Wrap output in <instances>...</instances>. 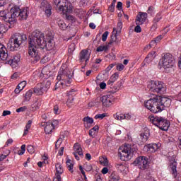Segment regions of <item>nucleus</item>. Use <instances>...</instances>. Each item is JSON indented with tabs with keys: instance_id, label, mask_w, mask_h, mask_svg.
Instances as JSON below:
<instances>
[{
	"instance_id": "nucleus-54",
	"label": "nucleus",
	"mask_w": 181,
	"mask_h": 181,
	"mask_svg": "<svg viewBox=\"0 0 181 181\" xmlns=\"http://www.w3.org/2000/svg\"><path fill=\"white\" fill-rule=\"evenodd\" d=\"M61 111L60 109H59V105H56L54 106V114H56V115H59L60 114Z\"/></svg>"
},
{
	"instance_id": "nucleus-57",
	"label": "nucleus",
	"mask_w": 181,
	"mask_h": 181,
	"mask_svg": "<svg viewBox=\"0 0 181 181\" xmlns=\"http://www.w3.org/2000/svg\"><path fill=\"white\" fill-rule=\"evenodd\" d=\"M122 30V21H119L117 23V30L118 32H121Z\"/></svg>"
},
{
	"instance_id": "nucleus-15",
	"label": "nucleus",
	"mask_w": 181,
	"mask_h": 181,
	"mask_svg": "<svg viewBox=\"0 0 181 181\" xmlns=\"http://www.w3.org/2000/svg\"><path fill=\"white\" fill-rule=\"evenodd\" d=\"M90 53L87 49H83L79 54V62L83 63L85 62V66H87L88 60H90Z\"/></svg>"
},
{
	"instance_id": "nucleus-16",
	"label": "nucleus",
	"mask_w": 181,
	"mask_h": 181,
	"mask_svg": "<svg viewBox=\"0 0 181 181\" xmlns=\"http://www.w3.org/2000/svg\"><path fill=\"white\" fill-rule=\"evenodd\" d=\"M40 8L45 12L46 16L49 17L52 15V6L47 1L43 0L41 2Z\"/></svg>"
},
{
	"instance_id": "nucleus-2",
	"label": "nucleus",
	"mask_w": 181,
	"mask_h": 181,
	"mask_svg": "<svg viewBox=\"0 0 181 181\" xmlns=\"http://www.w3.org/2000/svg\"><path fill=\"white\" fill-rule=\"evenodd\" d=\"M172 100L167 97L156 96L155 98H150L144 103V105L147 110L153 114L162 112L165 108L170 107Z\"/></svg>"
},
{
	"instance_id": "nucleus-7",
	"label": "nucleus",
	"mask_w": 181,
	"mask_h": 181,
	"mask_svg": "<svg viewBox=\"0 0 181 181\" xmlns=\"http://www.w3.org/2000/svg\"><path fill=\"white\" fill-rule=\"evenodd\" d=\"M148 88L150 91L158 94H165L166 93V86L162 81H151L148 84Z\"/></svg>"
},
{
	"instance_id": "nucleus-42",
	"label": "nucleus",
	"mask_w": 181,
	"mask_h": 181,
	"mask_svg": "<svg viewBox=\"0 0 181 181\" xmlns=\"http://www.w3.org/2000/svg\"><path fill=\"white\" fill-rule=\"evenodd\" d=\"M63 139H64V136H62V137H59V139L57 141V143L55 144L56 149H59V148H60V145H62Z\"/></svg>"
},
{
	"instance_id": "nucleus-23",
	"label": "nucleus",
	"mask_w": 181,
	"mask_h": 181,
	"mask_svg": "<svg viewBox=\"0 0 181 181\" xmlns=\"http://www.w3.org/2000/svg\"><path fill=\"white\" fill-rule=\"evenodd\" d=\"M155 57H156V52L152 51L145 58L144 62L147 63V64H149V63L155 59Z\"/></svg>"
},
{
	"instance_id": "nucleus-35",
	"label": "nucleus",
	"mask_w": 181,
	"mask_h": 181,
	"mask_svg": "<svg viewBox=\"0 0 181 181\" xmlns=\"http://www.w3.org/2000/svg\"><path fill=\"white\" fill-rule=\"evenodd\" d=\"M33 90L30 89L28 91L26 92L25 93V101H30V98L32 97V94H33Z\"/></svg>"
},
{
	"instance_id": "nucleus-19",
	"label": "nucleus",
	"mask_w": 181,
	"mask_h": 181,
	"mask_svg": "<svg viewBox=\"0 0 181 181\" xmlns=\"http://www.w3.org/2000/svg\"><path fill=\"white\" fill-rule=\"evenodd\" d=\"M149 130L146 129L144 132H142L139 136V139L141 142H142L143 144L146 142V141H148V139H149Z\"/></svg>"
},
{
	"instance_id": "nucleus-38",
	"label": "nucleus",
	"mask_w": 181,
	"mask_h": 181,
	"mask_svg": "<svg viewBox=\"0 0 181 181\" xmlns=\"http://www.w3.org/2000/svg\"><path fill=\"white\" fill-rule=\"evenodd\" d=\"M58 25L61 30H66L67 29V25L64 23L63 21H58Z\"/></svg>"
},
{
	"instance_id": "nucleus-25",
	"label": "nucleus",
	"mask_w": 181,
	"mask_h": 181,
	"mask_svg": "<svg viewBox=\"0 0 181 181\" xmlns=\"http://www.w3.org/2000/svg\"><path fill=\"white\" fill-rule=\"evenodd\" d=\"M177 166V163L176 162V160H173L170 161V169H171L172 173L173 175H174V176H176V175H177V170H176Z\"/></svg>"
},
{
	"instance_id": "nucleus-5",
	"label": "nucleus",
	"mask_w": 181,
	"mask_h": 181,
	"mask_svg": "<svg viewBox=\"0 0 181 181\" xmlns=\"http://www.w3.org/2000/svg\"><path fill=\"white\" fill-rule=\"evenodd\" d=\"M71 77H73V76L69 69L61 67L58 72L57 80L61 81V86H66V87H69L70 84H71Z\"/></svg>"
},
{
	"instance_id": "nucleus-32",
	"label": "nucleus",
	"mask_w": 181,
	"mask_h": 181,
	"mask_svg": "<svg viewBox=\"0 0 181 181\" xmlns=\"http://www.w3.org/2000/svg\"><path fill=\"white\" fill-rule=\"evenodd\" d=\"M55 168L57 173L59 175H62V173L64 172V170H63V166L62 165V164H60V163H57Z\"/></svg>"
},
{
	"instance_id": "nucleus-53",
	"label": "nucleus",
	"mask_w": 181,
	"mask_h": 181,
	"mask_svg": "<svg viewBox=\"0 0 181 181\" xmlns=\"http://www.w3.org/2000/svg\"><path fill=\"white\" fill-rule=\"evenodd\" d=\"M125 69V66L122 64H117L116 66V69L118 70V71H122Z\"/></svg>"
},
{
	"instance_id": "nucleus-9",
	"label": "nucleus",
	"mask_w": 181,
	"mask_h": 181,
	"mask_svg": "<svg viewBox=\"0 0 181 181\" xmlns=\"http://www.w3.org/2000/svg\"><path fill=\"white\" fill-rule=\"evenodd\" d=\"M56 6L57 11L62 12L63 13H70L71 12V7L69 6L67 0H53Z\"/></svg>"
},
{
	"instance_id": "nucleus-45",
	"label": "nucleus",
	"mask_w": 181,
	"mask_h": 181,
	"mask_svg": "<svg viewBox=\"0 0 181 181\" xmlns=\"http://www.w3.org/2000/svg\"><path fill=\"white\" fill-rule=\"evenodd\" d=\"M119 77V74L118 73H115L113 75L110 77V81L115 83L117 81V79Z\"/></svg>"
},
{
	"instance_id": "nucleus-49",
	"label": "nucleus",
	"mask_w": 181,
	"mask_h": 181,
	"mask_svg": "<svg viewBox=\"0 0 181 181\" xmlns=\"http://www.w3.org/2000/svg\"><path fill=\"white\" fill-rule=\"evenodd\" d=\"M35 146L30 145L27 146V151L29 153H35Z\"/></svg>"
},
{
	"instance_id": "nucleus-41",
	"label": "nucleus",
	"mask_w": 181,
	"mask_h": 181,
	"mask_svg": "<svg viewBox=\"0 0 181 181\" xmlns=\"http://www.w3.org/2000/svg\"><path fill=\"white\" fill-rule=\"evenodd\" d=\"M73 103H74V97H68L67 101H66V105L69 108L71 107V105H73Z\"/></svg>"
},
{
	"instance_id": "nucleus-12",
	"label": "nucleus",
	"mask_w": 181,
	"mask_h": 181,
	"mask_svg": "<svg viewBox=\"0 0 181 181\" xmlns=\"http://www.w3.org/2000/svg\"><path fill=\"white\" fill-rule=\"evenodd\" d=\"M21 12V8L18 6L12 7L9 12H8V16H10V20H7L6 22H8L11 25H13L16 21V18L19 17V13Z\"/></svg>"
},
{
	"instance_id": "nucleus-60",
	"label": "nucleus",
	"mask_w": 181,
	"mask_h": 181,
	"mask_svg": "<svg viewBox=\"0 0 181 181\" xmlns=\"http://www.w3.org/2000/svg\"><path fill=\"white\" fill-rule=\"evenodd\" d=\"M162 39H163V35H158L154 39V40L156 42V43H158V42H160Z\"/></svg>"
},
{
	"instance_id": "nucleus-28",
	"label": "nucleus",
	"mask_w": 181,
	"mask_h": 181,
	"mask_svg": "<svg viewBox=\"0 0 181 181\" xmlns=\"http://www.w3.org/2000/svg\"><path fill=\"white\" fill-rule=\"evenodd\" d=\"M50 76V71L47 69V68H43L42 69L41 74H40V77L41 78H49V76Z\"/></svg>"
},
{
	"instance_id": "nucleus-6",
	"label": "nucleus",
	"mask_w": 181,
	"mask_h": 181,
	"mask_svg": "<svg viewBox=\"0 0 181 181\" xmlns=\"http://www.w3.org/2000/svg\"><path fill=\"white\" fill-rule=\"evenodd\" d=\"M175 57L170 53L163 54L158 62V66L163 67V69H172L175 67Z\"/></svg>"
},
{
	"instance_id": "nucleus-37",
	"label": "nucleus",
	"mask_w": 181,
	"mask_h": 181,
	"mask_svg": "<svg viewBox=\"0 0 181 181\" xmlns=\"http://www.w3.org/2000/svg\"><path fill=\"white\" fill-rule=\"evenodd\" d=\"M108 45H100L96 49V52H107Z\"/></svg>"
},
{
	"instance_id": "nucleus-47",
	"label": "nucleus",
	"mask_w": 181,
	"mask_h": 181,
	"mask_svg": "<svg viewBox=\"0 0 181 181\" xmlns=\"http://www.w3.org/2000/svg\"><path fill=\"white\" fill-rule=\"evenodd\" d=\"M162 19V16L160 14H157L153 20V23H158Z\"/></svg>"
},
{
	"instance_id": "nucleus-33",
	"label": "nucleus",
	"mask_w": 181,
	"mask_h": 181,
	"mask_svg": "<svg viewBox=\"0 0 181 181\" xmlns=\"http://www.w3.org/2000/svg\"><path fill=\"white\" fill-rule=\"evenodd\" d=\"M115 167L119 172H121V173H122V172H125V169H127V167L122 163H117L115 165Z\"/></svg>"
},
{
	"instance_id": "nucleus-36",
	"label": "nucleus",
	"mask_w": 181,
	"mask_h": 181,
	"mask_svg": "<svg viewBox=\"0 0 181 181\" xmlns=\"http://www.w3.org/2000/svg\"><path fill=\"white\" fill-rule=\"evenodd\" d=\"M66 166L69 170V172H71V173H73L74 170H73V163H71V160L69 159L66 160Z\"/></svg>"
},
{
	"instance_id": "nucleus-20",
	"label": "nucleus",
	"mask_w": 181,
	"mask_h": 181,
	"mask_svg": "<svg viewBox=\"0 0 181 181\" xmlns=\"http://www.w3.org/2000/svg\"><path fill=\"white\" fill-rule=\"evenodd\" d=\"M8 49L5 47V45L0 44V59L4 60L8 57Z\"/></svg>"
},
{
	"instance_id": "nucleus-40",
	"label": "nucleus",
	"mask_w": 181,
	"mask_h": 181,
	"mask_svg": "<svg viewBox=\"0 0 181 181\" xmlns=\"http://www.w3.org/2000/svg\"><path fill=\"white\" fill-rule=\"evenodd\" d=\"M100 162L103 166H108V158L107 157L100 158Z\"/></svg>"
},
{
	"instance_id": "nucleus-3",
	"label": "nucleus",
	"mask_w": 181,
	"mask_h": 181,
	"mask_svg": "<svg viewBox=\"0 0 181 181\" xmlns=\"http://www.w3.org/2000/svg\"><path fill=\"white\" fill-rule=\"evenodd\" d=\"M27 40L28 37H26V35L16 33L11 35L8 40V47H9L11 52H15V50H18L21 47V45Z\"/></svg>"
},
{
	"instance_id": "nucleus-44",
	"label": "nucleus",
	"mask_w": 181,
	"mask_h": 181,
	"mask_svg": "<svg viewBox=\"0 0 181 181\" xmlns=\"http://www.w3.org/2000/svg\"><path fill=\"white\" fill-rule=\"evenodd\" d=\"M83 122H86V124H93L94 122V119L90 117H86L83 119Z\"/></svg>"
},
{
	"instance_id": "nucleus-1",
	"label": "nucleus",
	"mask_w": 181,
	"mask_h": 181,
	"mask_svg": "<svg viewBox=\"0 0 181 181\" xmlns=\"http://www.w3.org/2000/svg\"><path fill=\"white\" fill-rule=\"evenodd\" d=\"M45 40V35L37 30L33 32L29 36L28 54L33 59V62H36L40 60V54H39L37 47L41 49Z\"/></svg>"
},
{
	"instance_id": "nucleus-13",
	"label": "nucleus",
	"mask_w": 181,
	"mask_h": 181,
	"mask_svg": "<svg viewBox=\"0 0 181 181\" xmlns=\"http://www.w3.org/2000/svg\"><path fill=\"white\" fill-rule=\"evenodd\" d=\"M100 101H101L103 107L108 108L114 104V97L111 94L105 95L100 98Z\"/></svg>"
},
{
	"instance_id": "nucleus-17",
	"label": "nucleus",
	"mask_w": 181,
	"mask_h": 181,
	"mask_svg": "<svg viewBox=\"0 0 181 181\" xmlns=\"http://www.w3.org/2000/svg\"><path fill=\"white\" fill-rule=\"evenodd\" d=\"M159 149V144H148L144 146V151L147 153H155L156 151Z\"/></svg>"
},
{
	"instance_id": "nucleus-14",
	"label": "nucleus",
	"mask_w": 181,
	"mask_h": 181,
	"mask_svg": "<svg viewBox=\"0 0 181 181\" xmlns=\"http://www.w3.org/2000/svg\"><path fill=\"white\" fill-rule=\"evenodd\" d=\"M3 61H6V64H10L13 69L17 67L18 63L21 62V59L18 56L12 57L10 53L7 55L6 59H3Z\"/></svg>"
},
{
	"instance_id": "nucleus-39",
	"label": "nucleus",
	"mask_w": 181,
	"mask_h": 181,
	"mask_svg": "<svg viewBox=\"0 0 181 181\" xmlns=\"http://www.w3.org/2000/svg\"><path fill=\"white\" fill-rule=\"evenodd\" d=\"M77 90L76 89H71L69 91L66 92L67 97H76V93Z\"/></svg>"
},
{
	"instance_id": "nucleus-50",
	"label": "nucleus",
	"mask_w": 181,
	"mask_h": 181,
	"mask_svg": "<svg viewBox=\"0 0 181 181\" xmlns=\"http://www.w3.org/2000/svg\"><path fill=\"white\" fill-rule=\"evenodd\" d=\"M17 87L18 88H20V90L22 91V90H23V88H25V87H26V81H22L21 82Z\"/></svg>"
},
{
	"instance_id": "nucleus-26",
	"label": "nucleus",
	"mask_w": 181,
	"mask_h": 181,
	"mask_svg": "<svg viewBox=\"0 0 181 181\" xmlns=\"http://www.w3.org/2000/svg\"><path fill=\"white\" fill-rule=\"evenodd\" d=\"M42 127H45V134H52L54 127L50 123H44Z\"/></svg>"
},
{
	"instance_id": "nucleus-63",
	"label": "nucleus",
	"mask_w": 181,
	"mask_h": 181,
	"mask_svg": "<svg viewBox=\"0 0 181 181\" xmlns=\"http://www.w3.org/2000/svg\"><path fill=\"white\" fill-rule=\"evenodd\" d=\"M6 115H11V111H9V110H4L3 112L2 116L3 117H6Z\"/></svg>"
},
{
	"instance_id": "nucleus-48",
	"label": "nucleus",
	"mask_w": 181,
	"mask_h": 181,
	"mask_svg": "<svg viewBox=\"0 0 181 181\" xmlns=\"http://www.w3.org/2000/svg\"><path fill=\"white\" fill-rule=\"evenodd\" d=\"M114 42H117V34H112L111 35L110 42L108 43V45H112Z\"/></svg>"
},
{
	"instance_id": "nucleus-24",
	"label": "nucleus",
	"mask_w": 181,
	"mask_h": 181,
	"mask_svg": "<svg viewBox=\"0 0 181 181\" xmlns=\"http://www.w3.org/2000/svg\"><path fill=\"white\" fill-rule=\"evenodd\" d=\"M29 16V11H28V9H20V13L18 15V17L21 21H26L28 19V16Z\"/></svg>"
},
{
	"instance_id": "nucleus-46",
	"label": "nucleus",
	"mask_w": 181,
	"mask_h": 181,
	"mask_svg": "<svg viewBox=\"0 0 181 181\" xmlns=\"http://www.w3.org/2000/svg\"><path fill=\"white\" fill-rule=\"evenodd\" d=\"M106 116L107 113L98 114L95 116V119H103V118H105Z\"/></svg>"
},
{
	"instance_id": "nucleus-8",
	"label": "nucleus",
	"mask_w": 181,
	"mask_h": 181,
	"mask_svg": "<svg viewBox=\"0 0 181 181\" xmlns=\"http://www.w3.org/2000/svg\"><path fill=\"white\" fill-rule=\"evenodd\" d=\"M134 150L129 144H125L119 148V156H120L121 160L127 162L132 158Z\"/></svg>"
},
{
	"instance_id": "nucleus-59",
	"label": "nucleus",
	"mask_w": 181,
	"mask_h": 181,
	"mask_svg": "<svg viewBox=\"0 0 181 181\" xmlns=\"http://www.w3.org/2000/svg\"><path fill=\"white\" fill-rule=\"evenodd\" d=\"M27 109L28 107H26V106L21 107L16 110V112H24Z\"/></svg>"
},
{
	"instance_id": "nucleus-62",
	"label": "nucleus",
	"mask_w": 181,
	"mask_h": 181,
	"mask_svg": "<svg viewBox=\"0 0 181 181\" xmlns=\"http://www.w3.org/2000/svg\"><path fill=\"white\" fill-rule=\"evenodd\" d=\"M101 173H103V175H107V173H108V168L105 167L102 169Z\"/></svg>"
},
{
	"instance_id": "nucleus-52",
	"label": "nucleus",
	"mask_w": 181,
	"mask_h": 181,
	"mask_svg": "<svg viewBox=\"0 0 181 181\" xmlns=\"http://www.w3.org/2000/svg\"><path fill=\"white\" fill-rule=\"evenodd\" d=\"M136 26L134 28V32L136 33H141L142 32V28H141V24H136Z\"/></svg>"
},
{
	"instance_id": "nucleus-18",
	"label": "nucleus",
	"mask_w": 181,
	"mask_h": 181,
	"mask_svg": "<svg viewBox=\"0 0 181 181\" xmlns=\"http://www.w3.org/2000/svg\"><path fill=\"white\" fill-rule=\"evenodd\" d=\"M148 19V13L139 12L136 18V25H144Z\"/></svg>"
},
{
	"instance_id": "nucleus-11",
	"label": "nucleus",
	"mask_w": 181,
	"mask_h": 181,
	"mask_svg": "<svg viewBox=\"0 0 181 181\" xmlns=\"http://www.w3.org/2000/svg\"><path fill=\"white\" fill-rule=\"evenodd\" d=\"M134 165L138 166L139 169L141 170H145V169H148L149 168V159L146 156H139L136 158L134 162Z\"/></svg>"
},
{
	"instance_id": "nucleus-10",
	"label": "nucleus",
	"mask_w": 181,
	"mask_h": 181,
	"mask_svg": "<svg viewBox=\"0 0 181 181\" xmlns=\"http://www.w3.org/2000/svg\"><path fill=\"white\" fill-rule=\"evenodd\" d=\"M56 46L53 35L51 33L47 34V37L42 43L41 49H46V50H53Z\"/></svg>"
},
{
	"instance_id": "nucleus-31",
	"label": "nucleus",
	"mask_w": 181,
	"mask_h": 181,
	"mask_svg": "<svg viewBox=\"0 0 181 181\" xmlns=\"http://www.w3.org/2000/svg\"><path fill=\"white\" fill-rule=\"evenodd\" d=\"M115 119H117V121H122V119H125V114L122 113H116L114 115Z\"/></svg>"
},
{
	"instance_id": "nucleus-22",
	"label": "nucleus",
	"mask_w": 181,
	"mask_h": 181,
	"mask_svg": "<svg viewBox=\"0 0 181 181\" xmlns=\"http://www.w3.org/2000/svg\"><path fill=\"white\" fill-rule=\"evenodd\" d=\"M34 94H37V95H43L45 93V90H43L42 86H41L40 83L37 84L34 88L32 89Z\"/></svg>"
},
{
	"instance_id": "nucleus-29",
	"label": "nucleus",
	"mask_w": 181,
	"mask_h": 181,
	"mask_svg": "<svg viewBox=\"0 0 181 181\" xmlns=\"http://www.w3.org/2000/svg\"><path fill=\"white\" fill-rule=\"evenodd\" d=\"M40 105H42L40 100L36 99L33 104L31 105V111H36V110H39V108H40Z\"/></svg>"
},
{
	"instance_id": "nucleus-56",
	"label": "nucleus",
	"mask_w": 181,
	"mask_h": 181,
	"mask_svg": "<svg viewBox=\"0 0 181 181\" xmlns=\"http://www.w3.org/2000/svg\"><path fill=\"white\" fill-rule=\"evenodd\" d=\"M6 29L5 28V25L4 24H1L0 25V35H2V33H6Z\"/></svg>"
},
{
	"instance_id": "nucleus-55",
	"label": "nucleus",
	"mask_w": 181,
	"mask_h": 181,
	"mask_svg": "<svg viewBox=\"0 0 181 181\" xmlns=\"http://www.w3.org/2000/svg\"><path fill=\"white\" fill-rule=\"evenodd\" d=\"M134 118V116L132 115L127 113L124 114V119H127V121H129Z\"/></svg>"
},
{
	"instance_id": "nucleus-58",
	"label": "nucleus",
	"mask_w": 181,
	"mask_h": 181,
	"mask_svg": "<svg viewBox=\"0 0 181 181\" xmlns=\"http://www.w3.org/2000/svg\"><path fill=\"white\" fill-rule=\"evenodd\" d=\"M84 168H85V170H86V172H90L93 169V167L90 164H86L84 165Z\"/></svg>"
},
{
	"instance_id": "nucleus-27",
	"label": "nucleus",
	"mask_w": 181,
	"mask_h": 181,
	"mask_svg": "<svg viewBox=\"0 0 181 181\" xmlns=\"http://www.w3.org/2000/svg\"><path fill=\"white\" fill-rule=\"evenodd\" d=\"M40 85H41V87H42L44 91L45 92V91H47L49 88H50L52 82L49 80H45V81H43L41 83H40Z\"/></svg>"
},
{
	"instance_id": "nucleus-34",
	"label": "nucleus",
	"mask_w": 181,
	"mask_h": 181,
	"mask_svg": "<svg viewBox=\"0 0 181 181\" xmlns=\"http://www.w3.org/2000/svg\"><path fill=\"white\" fill-rule=\"evenodd\" d=\"M1 18H4V21H11L10 16H8V13L5 11H0Z\"/></svg>"
},
{
	"instance_id": "nucleus-51",
	"label": "nucleus",
	"mask_w": 181,
	"mask_h": 181,
	"mask_svg": "<svg viewBox=\"0 0 181 181\" xmlns=\"http://www.w3.org/2000/svg\"><path fill=\"white\" fill-rule=\"evenodd\" d=\"M108 35H110V33L108 31H105L102 35V40H103V42H106L107 41V38L108 37Z\"/></svg>"
},
{
	"instance_id": "nucleus-64",
	"label": "nucleus",
	"mask_w": 181,
	"mask_h": 181,
	"mask_svg": "<svg viewBox=\"0 0 181 181\" xmlns=\"http://www.w3.org/2000/svg\"><path fill=\"white\" fill-rule=\"evenodd\" d=\"M50 124L54 128L57 125L59 124V120H53Z\"/></svg>"
},
{
	"instance_id": "nucleus-30",
	"label": "nucleus",
	"mask_w": 181,
	"mask_h": 181,
	"mask_svg": "<svg viewBox=\"0 0 181 181\" xmlns=\"http://www.w3.org/2000/svg\"><path fill=\"white\" fill-rule=\"evenodd\" d=\"M98 129H100V127H98V125H95L93 128L90 129L89 130L90 136L94 137L95 134H97V132H98Z\"/></svg>"
},
{
	"instance_id": "nucleus-43",
	"label": "nucleus",
	"mask_w": 181,
	"mask_h": 181,
	"mask_svg": "<svg viewBox=\"0 0 181 181\" xmlns=\"http://www.w3.org/2000/svg\"><path fill=\"white\" fill-rule=\"evenodd\" d=\"M119 180V176L115 174V173H112L110 175V181H118Z\"/></svg>"
},
{
	"instance_id": "nucleus-21",
	"label": "nucleus",
	"mask_w": 181,
	"mask_h": 181,
	"mask_svg": "<svg viewBox=\"0 0 181 181\" xmlns=\"http://www.w3.org/2000/svg\"><path fill=\"white\" fill-rule=\"evenodd\" d=\"M74 153L78 154L81 158H83L84 156V154L83 153V148H81V146L78 143H76L74 146Z\"/></svg>"
},
{
	"instance_id": "nucleus-61",
	"label": "nucleus",
	"mask_w": 181,
	"mask_h": 181,
	"mask_svg": "<svg viewBox=\"0 0 181 181\" xmlns=\"http://www.w3.org/2000/svg\"><path fill=\"white\" fill-rule=\"evenodd\" d=\"M153 6H149L148 10H147V13H149L150 15H152V13H153Z\"/></svg>"
},
{
	"instance_id": "nucleus-4",
	"label": "nucleus",
	"mask_w": 181,
	"mask_h": 181,
	"mask_svg": "<svg viewBox=\"0 0 181 181\" xmlns=\"http://www.w3.org/2000/svg\"><path fill=\"white\" fill-rule=\"evenodd\" d=\"M148 119L150 122H152L153 125L158 127L161 131H168L170 127V122L163 117L150 115Z\"/></svg>"
}]
</instances>
